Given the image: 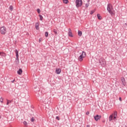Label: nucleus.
<instances>
[{
  "label": "nucleus",
  "mask_w": 127,
  "mask_h": 127,
  "mask_svg": "<svg viewBox=\"0 0 127 127\" xmlns=\"http://www.w3.org/2000/svg\"><path fill=\"white\" fill-rule=\"evenodd\" d=\"M107 10L108 12L111 14V15H115V10L114 8H113V5L111 4H108L107 5Z\"/></svg>",
  "instance_id": "nucleus-1"
},
{
  "label": "nucleus",
  "mask_w": 127,
  "mask_h": 127,
  "mask_svg": "<svg viewBox=\"0 0 127 127\" xmlns=\"http://www.w3.org/2000/svg\"><path fill=\"white\" fill-rule=\"evenodd\" d=\"M89 4H90V3H87L85 4V7H86V8L89 7Z\"/></svg>",
  "instance_id": "nucleus-27"
},
{
  "label": "nucleus",
  "mask_w": 127,
  "mask_h": 127,
  "mask_svg": "<svg viewBox=\"0 0 127 127\" xmlns=\"http://www.w3.org/2000/svg\"><path fill=\"white\" fill-rule=\"evenodd\" d=\"M56 73H57V74H60L61 73V69L56 68Z\"/></svg>",
  "instance_id": "nucleus-10"
},
{
  "label": "nucleus",
  "mask_w": 127,
  "mask_h": 127,
  "mask_svg": "<svg viewBox=\"0 0 127 127\" xmlns=\"http://www.w3.org/2000/svg\"><path fill=\"white\" fill-rule=\"evenodd\" d=\"M68 36L70 37H73V34H72V30H71V29H68Z\"/></svg>",
  "instance_id": "nucleus-8"
},
{
  "label": "nucleus",
  "mask_w": 127,
  "mask_h": 127,
  "mask_svg": "<svg viewBox=\"0 0 127 127\" xmlns=\"http://www.w3.org/2000/svg\"><path fill=\"white\" fill-rule=\"evenodd\" d=\"M113 118H114V116H113V115H111L109 117V122H112V121L113 120Z\"/></svg>",
  "instance_id": "nucleus-14"
},
{
  "label": "nucleus",
  "mask_w": 127,
  "mask_h": 127,
  "mask_svg": "<svg viewBox=\"0 0 127 127\" xmlns=\"http://www.w3.org/2000/svg\"><path fill=\"white\" fill-rule=\"evenodd\" d=\"M56 119L58 120V121H60V118L58 116L56 117Z\"/></svg>",
  "instance_id": "nucleus-31"
},
{
  "label": "nucleus",
  "mask_w": 127,
  "mask_h": 127,
  "mask_svg": "<svg viewBox=\"0 0 127 127\" xmlns=\"http://www.w3.org/2000/svg\"><path fill=\"white\" fill-rule=\"evenodd\" d=\"M97 17L98 19H99V20H101V19H102V16H101V15L100 14H97Z\"/></svg>",
  "instance_id": "nucleus-17"
},
{
  "label": "nucleus",
  "mask_w": 127,
  "mask_h": 127,
  "mask_svg": "<svg viewBox=\"0 0 127 127\" xmlns=\"http://www.w3.org/2000/svg\"><path fill=\"white\" fill-rule=\"evenodd\" d=\"M78 34L79 36H82V31L78 30Z\"/></svg>",
  "instance_id": "nucleus-16"
},
{
  "label": "nucleus",
  "mask_w": 127,
  "mask_h": 127,
  "mask_svg": "<svg viewBox=\"0 0 127 127\" xmlns=\"http://www.w3.org/2000/svg\"><path fill=\"white\" fill-rule=\"evenodd\" d=\"M1 54L0 55L1 56H3V57L6 56V55L5 54V53L2 52L1 53Z\"/></svg>",
  "instance_id": "nucleus-21"
},
{
  "label": "nucleus",
  "mask_w": 127,
  "mask_h": 127,
  "mask_svg": "<svg viewBox=\"0 0 127 127\" xmlns=\"http://www.w3.org/2000/svg\"><path fill=\"white\" fill-rule=\"evenodd\" d=\"M31 122H32V123H33V122H34V118L32 117L31 118Z\"/></svg>",
  "instance_id": "nucleus-30"
},
{
  "label": "nucleus",
  "mask_w": 127,
  "mask_h": 127,
  "mask_svg": "<svg viewBox=\"0 0 127 127\" xmlns=\"http://www.w3.org/2000/svg\"><path fill=\"white\" fill-rule=\"evenodd\" d=\"M103 123H105V121H103Z\"/></svg>",
  "instance_id": "nucleus-38"
},
{
  "label": "nucleus",
  "mask_w": 127,
  "mask_h": 127,
  "mask_svg": "<svg viewBox=\"0 0 127 127\" xmlns=\"http://www.w3.org/2000/svg\"><path fill=\"white\" fill-rule=\"evenodd\" d=\"M6 101H7L6 105H9V104H10V103H12V102H13V100H8L7 99Z\"/></svg>",
  "instance_id": "nucleus-15"
},
{
  "label": "nucleus",
  "mask_w": 127,
  "mask_h": 127,
  "mask_svg": "<svg viewBox=\"0 0 127 127\" xmlns=\"http://www.w3.org/2000/svg\"><path fill=\"white\" fill-rule=\"evenodd\" d=\"M39 16L40 17V20H43V16H42V15H39Z\"/></svg>",
  "instance_id": "nucleus-23"
},
{
  "label": "nucleus",
  "mask_w": 127,
  "mask_h": 127,
  "mask_svg": "<svg viewBox=\"0 0 127 127\" xmlns=\"http://www.w3.org/2000/svg\"><path fill=\"white\" fill-rule=\"evenodd\" d=\"M102 118V116L97 115L96 116H94V120L96 122H98V120H100Z\"/></svg>",
  "instance_id": "nucleus-7"
},
{
  "label": "nucleus",
  "mask_w": 127,
  "mask_h": 127,
  "mask_svg": "<svg viewBox=\"0 0 127 127\" xmlns=\"http://www.w3.org/2000/svg\"><path fill=\"white\" fill-rule=\"evenodd\" d=\"M53 32H54L55 34H56V35H58V32H57V30L54 29L53 30Z\"/></svg>",
  "instance_id": "nucleus-18"
},
{
  "label": "nucleus",
  "mask_w": 127,
  "mask_h": 127,
  "mask_svg": "<svg viewBox=\"0 0 127 127\" xmlns=\"http://www.w3.org/2000/svg\"><path fill=\"white\" fill-rule=\"evenodd\" d=\"M117 117L118 116H114L113 117L114 121H117Z\"/></svg>",
  "instance_id": "nucleus-29"
},
{
  "label": "nucleus",
  "mask_w": 127,
  "mask_h": 127,
  "mask_svg": "<svg viewBox=\"0 0 127 127\" xmlns=\"http://www.w3.org/2000/svg\"><path fill=\"white\" fill-rule=\"evenodd\" d=\"M23 124L24 125V126H25V127H27V122H26V121H24Z\"/></svg>",
  "instance_id": "nucleus-25"
},
{
  "label": "nucleus",
  "mask_w": 127,
  "mask_h": 127,
  "mask_svg": "<svg viewBox=\"0 0 127 127\" xmlns=\"http://www.w3.org/2000/svg\"><path fill=\"white\" fill-rule=\"evenodd\" d=\"M0 55H1V52H0Z\"/></svg>",
  "instance_id": "nucleus-36"
},
{
  "label": "nucleus",
  "mask_w": 127,
  "mask_h": 127,
  "mask_svg": "<svg viewBox=\"0 0 127 127\" xmlns=\"http://www.w3.org/2000/svg\"><path fill=\"white\" fill-rule=\"evenodd\" d=\"M89 114H90L89 112H86V115H89Z\"/></svg>",
  "instance_id": "nucleus-34"
},
{
  "label": "nucleus",
  "mask_w": 127,
  "mask_h": 127,
  "mask_svg": "<svg viewBox=\"0 0 127 127\" xmlns=\"http://www.w3.org/2000/svg\"><path fill=\"white\" fill-rule=\"evenodd\" d=\"M0 102L1 103H3V98H2V97H1V98H0Z\"/></svg>",
  "instance_id": "nucleus-26"
},
{
  "label": "nucleus",
  "mask_w": 127,
  "mask_h": 127,
  "mask_svg": "<svg viewBox=\"0 0 127 127\" xmlns=\"http://www.w3.org/2000/svg\"><path fill=\"white\" fill-rule=\"evenodd\" d=\"M17 73L18 75H21L22 74V69L21 68L19 69L17 71Z\"/></svg>",
  "instance_id": "nucleus-12"
},
{
  "label": "nucleus",
  "mask_w": 127,
  "mask_h": 127,
  "mask_svg": "<svg viewBox=\"0 0 127 127\" xmlns=\"http://www.w3.org/2000/svg\"><path fill=\"white\" fill-rule=\"evenodd\" d=\"M37 11L38 13H40V9L37 8Z\"/></svg>",
  "instance_id": "nucleus-28"
},
{
  "label": "nucleus",
  "mask_w": 127,
  "mask_h": 127,
  "mask_svg": "<svg viewBox=\"0 0 127 127\" xmlns=\"http://www.w3.org/2000/svg\"><path fill=\"white\" fill-rule=\"evenodd\" d=\"M45 35L46 37H48V35H49L48 32H46L45 33Z\"/></svg>",
  "instance_id": "nucleus-24"
},
{
  "label": "nucleus",
  "mask_w": 127,
  "mask_h": 127,
  "mask_svg": "<svg viewBox=\"0 0 127 127\" xmlns=\"http://www.w3.org/2000/svg\"><path fill=\"white\" fill-rule=\"evenodd\" d=\"M35 28L37 29V30H38L39 29V24L38 23H35Z\"/></svg>",
  "instance_id": "nucleus-11"
},
{
  "label": "nucleus",
  "mask_w": 127,
  "mask_h": 127,
  "mask_svg": "<svg viewBox=\"0 0 127 127\" xmlns=\"http://www.w3.org/2000/svg\"><path fill=\"white\" fill-rule=\"evenodd\" d=\"M41 40H42V38H40L39 39V43L41 42Z\"/></svg>",
  "instance_id": "nucleus-32"
},
{
  "label": "nucleus",
  "mask_w": 127,
  "mask_h": 127,
  "mask_svg": "<svg viewBox=\"0 0 127 127\" xmlns=\"http://www.w3.org/2000/svg\"><path fill=\"white\" fill-rule=\"evenodd\" d=\"M14 52L15 53L16 57V59H15L16 62V61H17V62L19 63V59H18V56H18V51H17V50L16 49L14 51Z\"/></svg>",
  "instance_id": "nucleus-6"
},
{
  "label": "nucleus",
  "mask_w": 127,
  "mask_h": 127,
  "mask_svg": "<svg viewBox=\"0 0 127 127\" xmlns=\"http://www.w3.org/2000/svg\"><path fill=\"white\" fill-rule=\"evenodd\" d=\"M9 9L11 11H12L13 9V6L12 5H10L9 7Z\"/></svg>",
  "instance_id": "nucleus-19"
},
{
  "label": "nucleus",
  "mask_w": 127,
  "mask_h": 127,
  "mask_svg": "<svg viewBox=\"0 0 127 127\" xmlns=\"http://www.w3.org/2000/svg\"><path fill=\"white\" fill-rule=\"evenodd\" d=\"M119 100H120V101H122V98H121V97H120V98H119Z\"/></svg>",
  "instance_id": "nucleus-35"
},
{
  "label": "nucleus",
  "mask_w": 127,
  "mask_h": 127,
  "mask_svg": "<svg viewBox=\"0 0 127 127\" xmlns=\"http://www.w3.org/2000/svg\"><path fill=\"white\" fill-rule=\"evenodd\" d=\"M111 115H112L113 117L115 116V117H118V112L117 111H115L114 112V113H113L112 114H111Z\"/></svg>",
  "instance_id": "nucleus-13"
},
{
  "label": "nucleus",
  "mask_w": 127,
  "mask_h": 127,
  "mask_svg": "<svg viewBox=\"0 0 127 127\" xmlns=\"http://www.w3.org/2000/svg\"><path fill=\"white\" fill-rule=\"evenodd\" d=\"M121 80H122L123 85L124 86H126L127 83L126 82V79H125V77H122Z\"/></svg>",
  "instance_id": "nucleus-9"
},
{
  "label": "nucleus",
  "mask_w": 127,
  "mask_h": 127,
  "mask_svg": "<svg viewBox=\"0 0 127 127\" xmlns=\"http://www.w3.org/2000/svg\"><path fill=\"white\" fill-rule=\"evenodd\" d=\"M0 30L1 34H5L6 33V28L5 27H1L0 28Z\"/></svg>",
  "instance_id": "nucleus-5"
},
{
  "label": "nucleus",
  "mask_w": 127,
  "mask_h": 127,
  "mask_svg": "<svg viewBox=\"0 0 127 127\" xmlns=\"http://www.w3.org/2000/svg\"><path fill=\"white\" fill-rule=\"evenodd\" d=\"M125 127H127L126 125H125Z\"/></svg>",
  "instance_id": "nucleus-39"
},
{
  "label": "nucleus",
  "mask_w": 127,
  "mask_h": 127,
  "mask_svg": "<svg viewBox=\"0 0 127 127\" xmlns=\"http://www.w3.org/2000/svg\"><path fill=\"white\" fill-rule=\"evenodd\" d=\"M15 81V79L13 80L12 81H11V83H13Z\"/></svg>",
  "instance_id": "nucleus-33"
},
{
  "label": "nucleus",
  "mask_w": 127,
  "mask_h": 127,
  "mask_svg": "<svg viewBox=\"0 0 127 127\" xmlns=\"http://www.w3.org/2000/svg\"><path fill=\"white\" fill-rule=\"evenodd\" d=\"M0 119H1V117L0 116Z\"/></svg>",
  "instance_id": "nucleus-37"
},
{
  "label": "nucleus",
  "mask_w": 127,
  "mask_h": 127,
  "mask_svg": "<svg viewBox=\"0 0 127 127\" xmlns=\"http://www.w3.org/2000/svg\"><path fill=\"white\" fill-rule=\"evenodd\" d=\"M75 4L76 7H80L83 4V1L82 0H76Z\"/></svg>",
  "instance_id": "nucleus-3"
},
{
  "label": "nucleus",
  "mask_w": 127,
  "mask_h": 127,
  "mask_svg": "<svg viewBox=\"0 0 127 127\" xmlns=\"http://www.w3.org/2000/svg\"><path fill=\"white\" fill-rule=\"evenodd\" d=\"M99 63L102 67H105L106 66V61L103 58H101L99 60Z\"/></svg>",
  "instance_id": "nucleus-4"
},
{
  "label": "nucleus",
  "mask_w": 127,
  "mask_h": 127,
  "mask_svg": "<svg viewBox=\"0 0 127 127\" xmlns=\"http://www.w3.org/2000/svg\"><path fill=\"white\" fill-rule=\"evenodd\" d=\"M95 11H96V9H94V10H91V12H90V14H93V13H95Z\"/></svg>",
  "instance_id": "nucleus-22"
},
{
  "label": "nucleus",
  "mask_w": 127,
  "mask_h": 127,
  "mask_svg": "<svg viewBox=\"0 0 127 127\" xmlns=\"http://www.w3.org/2000/svg\"><path fill=\"white\" fill-rule=\"evenodd\" d=\"M86 56H87L86 52H82L81 55L78 57V60L80 62H82V61H83V59L85 58Z\"/></svg>",
  "instance_id": "nucleus-2"
},
{
  "label": "nucleus",
  "mask_w": 127,
  "mask_h": 127,
  "mask_svg": "<svg viewBox=\"0 0 127 127\" xmlns=\"http://www.w3.org/2000/svg\"><path fill=\"white\" fill-rule=\"evenodd\" d=\"M64 3L67 4L69 2V1L68 0H63Z\"/></svg>",
  "instance_id": "nucleus-20"
}]
</instances>
